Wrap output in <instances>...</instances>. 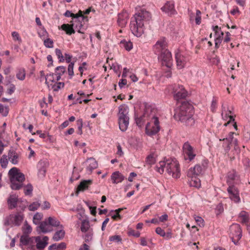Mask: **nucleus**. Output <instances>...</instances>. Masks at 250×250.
I'll use <instances>...</instances> for the list:
<instances>
[{
  "mask_svg": "<svg viewBox=\"0 0 250 250\" xmlns=\"http://www.w3.org/2000/svg\"><path fill=\"white\" fill-rule=\"evenodd\" d=\"M157 110L151 106L146 108L143 115L140 119L136 120V123L138 125L141 122H145L146 119L149 120L146 127V132L149 136L156 134L160 129L159 121L156 115Z\"/></svg>",
  "mask_w": 250,
  "mask_h": 250,
  "instance_id": "1",
  "label": "nucleus"
},
{
  "mask_svg": "<svg viewBox=\"0 0 250 250\" xmlns=\"http://www.w3.org/2000/svg\"><path fill=\"white\" fill-rule=\"evenodd\" d=\"M151 18V14L145 9H141L131 19L130 29L132 34L140 37L144 33L145 22L149 21Z\"/></svg>",
  "mask_w": 250,
  "mask_h": 250,
  "instance_id": "2",
  "label": "nucleus"
},
{
  "mask_svg": "<svg viewBox=\"0 0 250 250\" xmlns=\"http://www.w3.org/2000/svg\"><path fill=\"white\" fill-rule=\"evenodd\" d=\"M153 51L158 56V59L163 65L170 68L172 65L171 53L167 49V42L165 38L159 39L153 46Z\"/></svg>",
  "mask_w": 250,
  "mask_h": 250,
  "instance_id": "3",
  "label": "nucleus"
},
{
  "mask_svg": "<svg viewBox=\"0 0 250 250\" xmlns=\"http://www.w3.org/2000/svg\"><path fill=\"white\" fill-rule=\"evenodd\" d=\"M193 107L188 103L184 102L175 110L174 118L187 126L194 125L195 120L193 118Z\"/></svg>",
  "mask_w": 250,
  "mask_h": 250,
  "instance_id": "4",
  "label": "nucleus"
},
{
  "mask_svg": "<svg viewBox=\"0 0 250 250\" xmlns=\"http://www.w3.org/2000/svg\"><path fill=\"white\" fill-rule=\"evenodd\" d=\"M167 173L174 178H178L180 176V169L177 160L174 158H165L164 161H160L156 167V170L161 174L164 172Z\"/></svg>",
  "mask_w": 250,
  "mask_h": 250,
  "instance_id": "5",
  "label": "nucleus"
},
{
  "mask_svg": "<svg viewBox=\"0 0 250 250\" xmlns=\"http://www.w3.org/2000/svg\"><path fill=\"white\" fill-rule=\"evenodd\" d=\"M11 182V187L13 189H19L25 180L24 175L20 172L17 167L12 168L8 172Z\"/></svg>",
  "mask_w": 250,
  "mask_h": 250,
  "instance_id": "6",
  "label": "nucleus"
},
{
  "mask_svg": "<svg viewBox=\"0 0 250 250\" xmlns=\"http://www.w3.org/2000/svg\"><path fill=\"white\" fill-rule=\"evenodd\" d=\"M128 112L129 108L127 105L124 104L119 107L118 124L119 128L122 131H125L128 127L129 124Z\"/></svg>",
  "mask_w": 250,
  "mask_h": 250,
  "instance_id": "7",
  "label": "nucleus"
},
{
  "mask_svg": "<svg viewBox=\"0 0 250 250\" xmlns=\"http://www.w3.org/2000/svg\"><path fill=\"white\" fill-rule=\"evenodd\" d=\"M208 160H203L201 164L196 165L193 167L189 169L187 173V176L193 175L200 176L203 175L208 167Z\"/></svg>",
  "mask_w": 250,
  "mask_h": 250,
  "instance_id": "8",
  "label": "nucleus"
},
{
  "mask_svg": "<svg viewBox=\"0 0 250 250\" xmlns=\"http://www.w3.org/2000/svg\"><path fill=\"white\" fill-rule=\"evenodd\" d=\"M169 89L176 101L184 99L187 96L188 92L183 85L174 84L169 86Z\"/></svg>",
  "mask_w": 250,
  "mask_h": 250,
  "instance_id": "9",
  "label": "nucleus"
},
{
  "mask_svg": "<svg viewBox=\"0 0 250 250\" xmlns=\"http://www.w3.org/2000/svg\"><path fill=\"white\" fill-rule=\"evenodd\" d=\"M229 235L232 241L237 244L242 237V229L240 226L237 224L231 225L229 229Z\"/></svg>",
  "mask_w": 250,
  "mask_h": 250,
  "instance_id": "10",
  "label": "nucleus"
},
{
  "mask_svg": "<svg viewBox=\"0 0 250 250\" xmlns=\"http://www.w3.org/2000/svg\"><path fill=\"white\" fill-rule=\"evenodd\" d=\"M183 152L185 160L189 162L192 161L196 155L193 147L188 142L184 144Z\"/></svg>",
  "mask_w": 250,
  "mask_h": 250,
  "instance_id": "11",
  "label": "nucleus"
},
{
  "mask_svg": "<svg viewBox=\"0 0 250 250\" xmlns=\"http://www.w3.org/2000/svg\"><path fill=\"white\" fill-rule=\"evenodd\" d=\"M34 237L29 238L27 235H22L20 238V246L22 249L35 250V246L33 245Z\"/></svg>",
  "mask_w": 250,
  "mask_h": 250,
  "instance_id": "12",
  "label": "nucleus"
},
{
  "mask_svg": "<svg viewBox=\"0 0 250 250\" xmlns=\"http://www.w3.org/2000/svg\"><path fill=\"white\" fill-rule=\"evenodd\" d=\"M212 29L214 32L215 48L218 49L220 47L223 42L224 33L222 30L221 28L218 25L212 26Z\"/></svg>",
  "mask_w": 250,
  "mask_h": 250,
  "instance_id": "13",
  "label": "nucleus"
},
{
  "mask_svg": "<svg viewBox=\"0 0 250 250\" xmlns=\"http://www.w3.org/2000/svg\"><path fill=\"white\" fill-rule=\"evenodd\" d=\"M227 191L229 198L235 203H238L240 201L239 197V191L236 187V185H228Z\"/></svg>",
  "mask_w": 250,
  "mask_h": 250,
  "instance_id": "14",
  "label": "nucleus"
},
{
  "mask_svg": "<svg viewBox=\"0 0 250 250\" xmlns=\"http://www.w3.org/2000/svg\"><path fill=\"white\" fill-rule=\"evenodd\" d=\"M24 218V215L21 212H17L15 214L10 215L7 220L8 225L20 226L22 223Z\"/></svg>",
  "mask_w": 250,
  "mask_h": 250,
  "instance_id": "15",
  "label": "nucleus"
},
{
  "mask_svg": "<svg viewBox=\"0 0 250 250\" xmlns=\"http://www.w3.org/2000/svg\"><path fill=\"white\" fill-rule=\"evenodd\" d=\"M240 182V177L235 170L230 171L228 173L227 177L228 185H237Z\"/></svg>",
  "mask_w": 250,
  "mask_h": 250,
  "instance_id": "16",
  "label": "nucleus"
},
{
  "mask_svg": "<svg viewBox=\"0 0 250 250\" xmlns=\"http://www.w3.org/2000/svg\"><path fill=\"white\" fill-rule=\"evenodd\" d=\"M161 10L168 16H172L177 14L173 1H167L164 5L161 7Z\"/></svg>",
  "mask_w": 250,
  "mask_h": 250,
  "instance_id": "17",
  "label": "nucleus"
},
{
  "mask_svg": "<svg viewBox=\"0 0 250 250\" xmlns=\"http://www.w3.org/2000/svg\"><path fill=\"white\" fill-rule=\"evenodd\" d=\"M34 239L33 245H35V250H37L44 248L47 244L48 238L47 236H44L42 239L39 237H34Z\"/></svg>",
  "mask_w": 250,
  "mask_h": 250,
  "instance_id": "18",
  "label": "nucleus"
},
{
  "mask_svg": "<svg viewBox=\"0 0 250 250\" xmlns=\"http://www.w3.org/2000/svg\"><path fill=\"white\" fill-rule=\"evenodd\" d=\"M86 166V170L88 174H91L93 170L98 167V163L95 159L92 157L88 158L85 162Z\"/></svg>",
  "mask_w": 250,
  "mask_h": 250,
  "instance_id": "19",
  "label": "nucleus"
},
{
  "mask_svg": "<svg viewBox=\"0 0 250 250\" xmlns=\"http://www.w3.org/2000/svg\"><path fill=\"white\" fill-rule=\"evenodd\" d=\"M175 59L177 62V66L179 69L183 68L188 59L181 53L177 52L175 54Z\"/></svg>",
  "mask_w": 250,
  "mask_h": 250,
  "instance_id": "20",
  "label": "nucleus"
},
{
  "mask_svg": "<svg viewBox=\"0 0 250 250\" xmlns=\"http://www.w3.org/2000/svg\"><path fill=\"white\" fill-rule=\"evenodd\" d=\"M48 166V164L46 161L41 160L38 162L37 168L39 177L42 178L45 176Z\"/></svg>",
  "mask_w": 250,
  "mask_h": 250,
  "instance_id": "21",
  "label": "nucleus"
},
{
  "mask_svg": "<svg viewBox=\"0 0 250 250\" xmlns=\"http://www.w3.org/2000/svg\"><path fill=\"white\" fill-rule=\"evenodd\" d=\"M128 19V14L126 11H123L118 15L117 23L121 27L125 26Z\"/></svg>",
  "mask_w": 250,
  "mask_h": 250,
  "instance_id": "22",
  "label": "nucleus"
},
{
  "mask_svg": "<svg viewBox=\"0 0 250 250\" xmlns=\"http://www.w3.org/2000/svg\"><path fill=\"white\" fill-rule=\"evenodd\" d=\"M233 134L234 132H230L227 137L221 138L219 139L220 141L224 142L223 146L224 147L225 150L226 152H228L230 149L229 143L232 141V140L235 139L233 138Z\"/></svg>",
  "mask_w": 250,
  "mask_h": 250,
  "instance_id": "23",
  "label": "nucleus"
},
{
  "mask_svg": "<svg viewBox=\"0 0 250 250\" xmlns=\"http://www.w3.org/2000/svg\"><path fill=\"white\" fill-rule=\"evenodd\" d=\"M8 159L12 164H17L20 160L19 155L14 150H10L8 153Z\"/></svg>",
  "mask_w": 250,
  "mask_h": 250,
  "instance_id": "24",
  "label": "nucleus"
},
{
  "mask_svg": "<svg viewBox=\"0 0 250 250\" xmlns=\"http://www.w3.org/2000/svg\"><path fill=\"white\" fill-rule=\"evenodd\" d=\"M18 201V199L17 196L16 194H11L7 200L9 208L10 209H13L16 208Z\"/></svg>",
  "mask_w": 250,
  "mask_h": 250,
  "instance_id": "25",
  "label": "nucleus"
},
{
  "mask_svg": "<svg viewBox=\"0 0 250 250\" xmlns=\"http://www.w3.org/2000/svg\"><path fill=\"white\" fill-rule=\"evenodd\" d=\"M111 178L113 183L118 184L124 180V176L120 172L116 171L112 174Z\"/></svg>",
  "mask_w": 250,
  "mask_h": 250,
  "instance_id": "26",
  "label": "nucleus"
},
{
  "mask_svg": "<svg viewBox=\"0 0 250 250\" xmlns=\"http://www.w3.org/2000/svg\"><path fill=\"white\" fill-rule=\"evenodd\" d=\"M92 184V180H87L82 181L78 186L77 190L78 191H83L87 189L89 186Z\"/></svg>",
  "mask_w": 250,
  "mask_h": 250,
  "instance_id": "27",
  "label": "nucleus"
},
{
  "mask_svg": "<svg viewBox=\"0 0 250 250\" xmlns=\"http://www.w3.org/2000/svg\"><path fill=\"white\" fill-rule=\"evenodd\" d=\"M39 228L40 230L43 233H46L52 230L51 227H50L48 222H47L46 221L41 223Z\"/></svg>",
  "mask_w": 250,
  "mask_h": 250,
  "instance_id": "28",
  "label": "nucleus"
},
{
  "mask_svg": "<svg viewBox=\"0 0 250 250\" xmlns=\"http://www.w3.org/2000/svg\"><path fill=\"white\" fill-rule=\"evenodd\" d=\"M61 29L64 31L66 34L70 35L75 33L73 29V24H63L61 25Z\"/></svg>",
  "mask_w": 250,
  "mask_h": 250,
  "instance_id": "29",
  "label": "nucleus"
},
{
  "mask_svg": "<svg viewBox=\"0 0 250 250\" xmlns=\"http://www.w3.org/2000/svg\"><path fill=\"white\" fill-rule=\"evenodd\" d=\"M198 176L193 175L192 176H188L191 179L189 181L190 186L199 188L201 186L200 180L197 177Z\"/></svg>",
  "mask_w": 250,
  "mask_h": 250,
  "instance_id": "30",
  "label": "nucleus"
},
{
  "mask_svg": "<svg viewBox=\"0 0 250 250\" xmlns=\"http://www.w3.org/2000/svg\"><path fill=\"white\" fill-rule=\"evenodd\" d=\"M65 70V67L63 66H60L56 67L55 74L57 81L61 79V76L64 73Z\"/></svg>",
  "mask_w": 250,
  "mask_h": 250,
  "instance_id": "31",
  "label": "nucleus"
},
{
  "mask_svg": "<svg viewBox=\"0 0 250 250\" xmlns=\"http://www.w3.org/2000/svg\"><path fill=\"white\" fill-rule=\"evenodd\" d=\"M16 76L18 80L20 81H23L26 76L25 69L23 68H19L17 69Z\"/></svg>",
  "mask_w": 250,
  "mask_h": 250,
  "instance_id": "32",
  "label": "nucleus"
},
{
  "mask_svg": "<svg viewBox=\"0 0 250 250\" xmlns=\"http://www.w3.org/2000/svg\"><path fill=\"white\" fill-rule=\"evenodd\" d=\"M121 46L124 47L127 51H130L133 47V44L130 41L124 40L120 42Z\"/></svg>",
  "mask_w": 250,
  "mask_h": 250,
  "instance_id": "33",
  "label": "nucleus"
},
{
  "mask_svg": "<svg viewBox=\"0 0 250 250\" xmlns=\"http://www.w3.org/2000/svg\"><path fill=\"white\" fill-rule=\"evenodd\" d=\"M64 234L65 232L63 229L58 230L55 233L53 239L56 241H59L64 237Z\"/></svg>",
  "mask_w": 250,
  "mask_h": 250,
  "instance_id": "34",
  "label": "nucleus"
},
{
  "mask_svg": "<svg viewBox=\"0 0 250 250\" xmlns=\"http://www.w3.org/2000/svg\"><path fill=\"white\" fill-rule=\"evenodd\" d=\"M43 217V214L42 213H36L33 218V223L36 224H39L40 223V221L42 219Z\"/></svg>",
  "mask_w": 250,
  "mask_h": 250,
  "instance_id": "35",
  "label": "nucleus"
},
{
  "mask_svg": "<svg viewBox=\"0 0 250 250\" xmlns=\"http://www.w3.org/2000/svg\"><path fill=\"white\" fill-rule=\"evenodd\" d=\"M48 222L50 227H57L60 226V222L54 217H49L48 218Z\"/></svg>",
  "mask_w": 250,
  "mask_h": 250,
  "instance_id": "36",
  "label": "nucleus"
},
{
  "mask_svg": "<svg viewBox=\"0 0 250 250\" xmlns=\"http://www.w3.org/2000/svg\"><path fill=\"white\" fill-rule=\"evenodd\" d=\"M239 218L242 223H247L249 221V215L245 211H241L239 214Z\"/></svg>",
  "mask_w": 250,
  "mask_h": 250,
  "instance_id": "37",
  "label": "nucleus"
},
{
  "mask_svg": "<svg viewBox=\"0 0 250 250\" xmlns=\"http://www.w3.org/2000/svg\"><path fill=\"white\" fill-rule=\"evenodd\" d=\"M0 165L2 167L6 168L8 164V160L7 156L6 155H3L0 160Z\"/></svg>",
  "mask_w": 250,
  "mask_h": 250,
  "instance_id": "38",
  "label": "nucleus"
},
{
  "mask_svg": "<svg viewBox=\"0 0 250 250\" xmlns=\"http://www.w3.org/2000/svg\"><path fill=\"white\" fill-rule=\"evenodd\" d=\"M89 228V222L86 220H83L82 222L81 229L82 232H85L87 231Z\"/></svg>",
  "mask_w": 250,
  "mask_h": 250,
  "instance_id": "39",
  "label": "nucleus"
},
{
  "mask_svg": "<svg viewBox=\"0 0 250 250\" xmlns=\"http://www.w3.org/2000/svg\"><path fill=\"white\" fill-rule=\"evenodd\" d=\"M66 247V245L64 243H61L59 244H53L50 246V249L61 250L64 249Z\"/></svg>",
  "mask_w": 250,
  "mask_h": 250,
  "instance_id": "40",
  "label": "nucleus"
},
{
  "mask_svg": "<svg viewBox=\"0 0 250 250\" xmlns=\"http://www.w3.org/2000/svg\"><path fill=\"white\" fill-rule=\"evenodd\" d=\"M56 81V77L55 74L50 73L47 74L45 77V83H47L48 82H54Z\"/></svg>",
  "mask_w": 250,
  "mask_h": 250,
  "instance_id": "41",
  "label": "nucleus"
},
{
  "mask_svg": "<svg viewBox=\"0 0 250 250\" xmlns=\"http://www.w3.org/2000/svg\"><path fill=\"white\" fill-rule=\"evenodd\" d=\"M43 44L47 48H53L54 42L52 39L47 38L44 40Z\"/></svg>",
  "mask_w": 250,
  "mask_h": 250,
  "instance_id": "42",
  "label": "nucleus"
},
{
  "mask_svg": "<svg viewBox=\"0 0 250 250\" xmlns=\"http://www.w3.org/2000/svg\"><path fill=\"white\" fill-rule=\"evenodd\" d=\"M40 206V204L38 202H33L28 206V209L31 211H35L37 210Z\"/></svg>",
  "mask_w": 250,
  "mask_h": 250,
  "instance_id": "43",
  "label": "nucleus"
},
{
  "mask_svg": "<svg viewBox=\"0 0 250 250\" xmlns=\"http://www.w3.org/2000/svg\"><path fill=\"white\" fill-rule=\"evenodd\" d=\"M74 16H72V19L78 18L79 17H82L83 20H85L87 21H88L87 17L86 16H83V12L81 10H79L78 13L77 14H74Z\"/></svg>",
  "mask_w": 250,
  "mask_h": 250,
  "instance_id": "44",
  "label": "nucleus"
},
{
  "mask_svg": "<svg viewBox=\"0 0 250 250\" xmlns=\"http://www.w3.org/2000/svg\"><path fill=\"white\" fill-rule=\"evenodd\" d=\"M64 85V84L63 83H56L52 86V88L54 91H57L60 89L61 88L63 87Z\"/></svg>",
  "mask_w": 250,
  "mask_h": 250,
  "instance_id": "45",
  "label": "nucleus"
},
{
  "mask_svg": "<svg viewBox=\"0 0 250 250\" xmlns=\"http://www.w3.org/2000/svg\"><path fill=\"white\" fill-rule=\"evenodd\" d=\"M217 102H218L217 99L216 97H213L212 102H211V107H210L211 110L212 112H215L216 111V109L217 106Z\"/></svg>",
  "mask_w": 250,
  "mask_h": 250,
  "instance_id": "46",
  "label": "nucleus"
},
{
  "mask_svg": "<svg viewBox=\"0 0 250 250\" xmlns=\"http://www.w3.org/2000/svg\"><path fill=\"white\" fill-rule=\"evenodd\" d=\"M12 36L13 39L15 41H18L19 43H20L21 42V39L20 37L19 34L17 32H13L12 33Z\"/></svg>",
  "mask_w": 250,
  "mask_h": 250,
  "instance_id": "47",
  "label": "nucleus"
},
{
  "mask_svg": "<svg viewBox=\"0 0 250 250\" xmlns=\"http://www.w3.org/2000/svg\"><path fill=\"white\" fill-rule=\"evenodd\" d=\"M201 12L199 10H196L195 22L196 24L199 25L201 22Z\"/></svg>",
  "mask_w": 250,
  "mask_h": 250,
  "instance_id": "48",
  "label": "nucleus"
},
{
  "mask_svg": "<svg viewBox=\"0 0 250 250\" xmlns=\"http://www.w3.org/2000/svg\"><path fill=\"white\" fill-rule=\"evenodd\" d=\"M0 113H1L4 116H6L8 113V108L4 107L1 104H0Z\"/></svg>",
  "mask_w": 250,
  "mask_h": 250,
  "instance_id": "49",
  "label": "nucleus"
},
{
  "mask_svg": "<svg viewBox=\"0 0 250 250\" xmlns=\"http://www.w3.org/2000/svg\"><path fill=\"white\" fill-rule=\"evenodd\" d=\"M194 219L199 226L201 227H203L204 226V220L202 217L200 216H195Z\"/></svg>",
  "mask_w": 250,
  "mask_h": 250,
  "instance_id": "50",
  "label": "nucleus"
},
{
  "mask_svg": "<svg viewBox=\"0 0 250 250\" xmlns=\"http://www.w3.org/2000/svg\"><path fill=\"white\" fill-rule=\"evenodd\" d=\"M76 28L78 29V32L81 34H83L84 32L83 31L85 30L86 29V27H84V26L81 23H79L78 25H77L76 26Z\"/></svg>",
  "mask_w": 250,
  "mask_h": 250,
  "instance_id": "51",
  "label": "nucleus"
},
{
  "mask_svg": "<svg viewBox=\"0 0 250 250\" xmlns=\"http://www.w3.org/2000/svg\"><path fill=\"white\" fill-rule=\"evenodd\" d=\"M73 67H74V63L71 62L69 64L68 66V75L70 76V78L73 76L74 72H73Z\"/></svg>",
  "mask_w": 250,
  "mask_h": 250,
  "instance_id": "52",
  "label": "nucleus"
},
{
  "mask_svg": "<svg viewBox=\"0 0 250 250\" xmlns=\"http://www.w3.org/2000/svg\"><path fill=\"white\" fill-rule=\"evenodd\" d=\"M229 143H230V146L231 144L234 145V149L236 151H237V152H239L240 151V148H239V147L238 146V140H237V139H235L232 140V141H231Z\"/></svg>",
  "mask_w": 250,
  "mask_h": 250,
  "instance_id": "53",
  "label": "nucleus"
},
{
  "mask_svg": "<svg viewBox=\"0 0 250 250\" xmlns=\"http://www.w3.org/2000/svg\"><path fill=\"white\" fill-rule=\"evenodd\" d=\"M32 190L33 188L30 184L28 185L26 187H25L24 188V192L26 195L30 194L32 192Z\"/></svg>",
  "mask_w": 250,
  "mask_h": 250,
  "instance_id": "54",
  "label": "nucleus"
},
{
  "mask_svg": "<svg viewBox=\"0 0 250 250\" xmlns=\"http://www.w3.org/2000/svg\"><path fill=\"white\" fill-rule=\"evenodd\" d=\"M156 233L163 237H165V231L160 227H157L155 229Z\"/></svg>",
  "mask_w": 250,
  "mask_h": 250,
  "instance_id": "55",
  "label": "nucleus"
},
{
  "mask_svg": "<svg viewBox=\"0 0 250 250\" xmlns=\"http://www.w3.org/2000/svg\"><path fill=\"white\" fill-rule=\"evenodd\" d=\"M129 235H132L136 237H139L140 235V233L139 231H136L134 229H130L128 231Z\"/></svg>",
  "mask_w": 250,
  "mask_h": 250,
  "instance_id": "56",
  "label": "nucleus"
},
{
  "mask_svg": "<svg viewBox=\"0 0 250 250\" xmlns=\"http://www.w3.org/2000/svg\"><path fill=\"white\" fill-rule=\"evenodd\" d=\"M155 161V158L152 155H149L146 158V162L149 165L153 164Z\"/></svg>",
  "mask_w": 250,
  "mask_h": 250,
  "instance_id": "57",
  "label": "nucleus"
},
{
  "mask_svg": "<svg viewBox=\"0 0 250 250\" xmlns=\"http://www.w3.org/2000/svg\"><path fill=\"white\" fill-rule=\"evenodd\" d=\"M55 53L57 56L58 57V58L60 60V61H62V60L64 61V59L63 58V57L62 56V51L60 49L58 48L56 49Z\"/></svg>",
  "mask_w": 250,
  "mask_h": 250,
  "instance_id": "58",
  "label": "nucleus"
},
{
  "mask_svg": "<svg viewBox=\"0 0 250 250\" xmlns=\"http://www.w3.org/2000/svg\"><path fill=\"white\" fill-rule=\"evenodd\" d=\"M222 116H223V118H224L225 117L226 118H229V120L228 121V122L224 124L225 126H227L231 121H234V119L233 117L232 116L230 115H228L227 114H226L225 115V117L223 116V113H222Z\"/></svg>",
  "mask_w": 250,
  "mask_h": 250,
  "instance_id": "59",
  "label": "nucleus"
},
{
  "mask_svg": "<svg viewBox=\"0 0 250 250\" xmlns=\"http://www.w3.org/2000/svg\"><path fill=\"white\" fill-rule=\"evenodd\" d=\"M117 154L120 156H122L124 155V152L122 150L121 145L118 143L117 146Z\"/></svg>",
  "mask_w": 250,
  "mask_h": 250,
  "instance_id": "60",
  "label": "nucleus"
},
{
  "mask_svg": "<svg viewBox=\"0 0 250 250\" xmlns=\"http://www.w3.org/2000/svg\"><path fill=\"white\" fill-rule=\"evenodd\" d=\"M230 13L233 15H235L236 14L239 15L240 14V12L237 6H234L233 9L231 10Z\"/></svg>",
  "mask_w": 250,
  "mask_h": 250,
  "instance_id": "61",
  "label": "nucleus"
},
{
  "mask_svg": "<svg viewBox=\"0 0 250 250\" xmlns=\"http://www.w3.org/2000/svg\"><path fill=\"white\" fill-rule=\"evenodd\" d=\"M23 229L24 233H28L31 231L32 228L29 225L26 224H24Z\"/></svg>",
  "mask_w": 250,
  "mask_h": 250,
  "instance_id": "62",
  "label": "nucleus"
},
{
  "mask_svg": "<svg viewBox=\"0 0 250 250\" xmlns=\"http://www.w3.org/2000/svg\"><path fill=\"white\" fill-rule=\"evenodd\" d=\"M165 234L166 235L165 236V238L166 239L169 240L172 237L173 233L171 230L170 229H168V230L167 232H165Z\"/></svg>",
  "mask_w": 250,
  "mask_h": 250,
  "instance_id": "63",
  "label": "nucleus"
},
{
  "mask_svg": "<svg viewBox=\"0 0 250 250\" xmlns=\"http://www.w3.org/2000/svg\"><path fill=\"white\" fill-rule=\"evenodd\" d=\"M168 219V215L166 214H164L159 218V220L160 222H164L167 221Z\"/></svg>",
  "mask_w": 250,
  "mask_h": 250,
  "instance_id": "64",
  "label": "nucleus"
}]
</instances>
